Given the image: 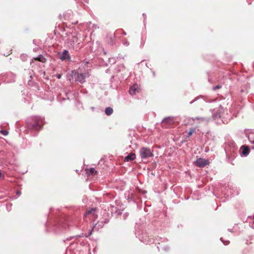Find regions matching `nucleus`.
Returning a JSON list of instances; mask_svg holds the SVG:
<instances>
[{"instance_id": "1", "label": "nucleus", "mask_w": 254, "mask_h": 254, "mask_svg": "<svg viewBox=\"0 0 254 254\" xmlns=\"http://www.w3.org/2000/svg\"><path fill=\"white\" fill-rule=\"evenodd\" d=\"M43 125L44 121L43 119L40 117H35L34 119V123L31 125H29L28 127L30 129L39 130L42 128Z\"/></svg>"}, {"instance_id": "2", "label": "nucleus", "mask_w": 254, "mask_h": 254, "mask_svg": "<svg viewBox=\"0 0 254 254\" xmlns=\"http://www.w3.org/2000/svg\"><path fill=\"white\" fill-rule=\"evenodd\" d=\"M139 155L142 159H144L152 157L153 153L149 148L142 147L139 150Z\"/></svg>"}, {"instance_id": "3", "label": "nucleus", "mask_w": 254, "mask_h": 254, "mask_svg": "<svg viewBox=\"0 0 254 254\" xmlns=\"http://www.w3.org/2000/svg\"><path fill=\"white\" fill-rule=\"evenodd\" d=\"M175 123V118L173 117H169L163 120L161 125L163 127L167 128L173 126Z\"/></svg>"}, {"instance_id": "4", "label": "nucleus", "mask_w": 254, "mask_h": 254, "mask_svg": "<svg viewBox=\"0 0 254 254\" xmlns=\"http://www.w3.org/2000/svg\"><path fill=\"white\" fill-rule=\"evenodd\" d=\"M95 209L92 208L87 211L84 216V220L87 221L88 217H89V219L95 220L97 218V215L95 213Z\"/></svg>"}, {"instance_id": "5", "label": "nucleus", "mask_w": 254, "mask_h": 254, "mask_svg": "<svg viewBox=\"0 0 254 254\" xmlns=\"http://www.w3.org/2000/svg\"><path fill=\"white\" fill-rule=\"evenodd\" d=\"M209 162L208 160H206L201 158H199L194 162L195 165L198 167H204L208 165Z\"/></svg>"}, {"instance_id": "6", "label": "nucleus", "mask_w": 254, "mask_h": 254, "mask_svg": "<svg viewBox=\"0 0 254 254\" xmlns=\"http://www.w3.org/2000/svg\"><path fill=\"white\" fill-rule=\"evenodd\" d=\"M87 74L86 73H82L77 75L76 79L81 83L84 82V79L86 77Z\"/></svg>"}, {"instance_id": "7", "label": "nucleus", "mask_w": 254, "mask_h": 254, "mask_svg": "<svg viewBox=\"0 0 254 254\" xmlns=\"http://www.w3.org/2000/svg\"><path fill=\"white\" fill-rule=\"evenodd\" d=\"M136 92H139V89H138V85L137 84H134L130 88L129 93L130 95H133L135 94Z\"/></svg>"}, {"instance_id": "8", "label": "nucleus", "mask_w": 254, "mask_h": 254, "mask_svg": "<svg viewBox=\"0 0 254 254\" xmlns=\"http://www.w3.org/2000/svg\"><path fill=\"white\" fill-rule=\"evenodd\" d=\"M135 154L133 153H129L127 156H126L125 158V161L128 162L134 160L135 159Z\"/></svg>"}, {"instance_id": "9", "label": "nucleus", "mask_w": 254, "mask_h": 254, "mask_svg": "<svg viewBox=\"0 0 254 254\" xmlns=\"http://www.w3.org/2000/svg\"><path fill=\"white\" fill-rule=\"evenodd\" d=\"M60 58L63 61L65 60H69L70 59V56L68 54V51L67 50H64V52L63 53Z\"/></svg>"}, {"instance_id": "10", "label": "nucleus", "mask_w": 254, "mask_h": 254, "mask_svg": "<svg viewBox=\"0 0 254 254\" xmlns=\"http://www.w3.org/2000/svg\"><path fill=\"white\" fill-rule=\"evenodd\" d=\"M241 149L242 150V153L245 156L248 155L250 152V149L247 146H242Z\"/></svg>"}, {"instance_id": "11", "label": "nucleus", "mask_w": 254, "mask_h": 254, "mask_svg": "<svg viewBox=\"0 0 254 254\" xmlns=\"http://www.w3.org/2000/svg\"><path fill=\"white\" fill-rule=\"evenodd\" d=\"M86 173L89 175L95 176L97 175V171L94 168H91L86 169Z\"/></svg>"}, {"instance_id": "12", "label": "nucleus", "mask_w": 254, "mask_h": 254, "mask_svg": "<svg viewBox=\"0 0 254 254\" xmlns=\"http://www.w3.org/2000/svg\"><path fill=\"white\" fill-rule=\"evenodd\" d=\"M34 59L36 61H38L43 63H46L47 61L46 59L42 55H40L38 57L35 58Z\"/></svg>"}, {"instance_id": "13", "label": "nucleus", "mask_w": 254, "mask_h": 254, "mask_svg": "<svg viewBox=\"0 0 254 254\" xmlns=\"http://www.w3.org/2000/svg\"><path fill=\"white\" fill-rule=\"evenodd\" d=\"M105 112L107 116H110L113 113V110L111 107H109L106 108Z\"/></svg>"}, {"instance_id": "14", "label": "nucleus", "mask_w": 254, "mask_h": 254, "mask_svg": "<svg viewBox=\"0 0 254 254\" xmlns=\"http://www.w3.org/2000/svg\"><path fill=\"white\" fill-rule=\"evenodd\" d=\"M195 131V129L194 128H190L188 133V136H190V135H191L193 133H194Z\"/></svg>"}, {"instance_id": "15", "label": "nucleus", "mask_w": 254, "mask_h": 254, "mask_svg": "<svg viewBox=\"0 0 254 254\" xmlns=\"http://www.w3.org/2000/svg\"><path fill=\"white\" fill-rule=\"evenodd\" d=\"M0 133L2 135H3L4 136H6V135H7L8 134V132L7 131H6V130H0Z\"/></svg>"}, {"instance_id": "16", "label": "nucleus", "mask_w": 254, "mask_h": 254, "mask_svg": "<svg viewBox=\"0 0 254 254\" xmlns=\"http://www.w3.org/2000/svg\"><path fill=\"white\" fill-rule=\"evenodd\" d=\"M221 88V86L220 85H217L213 88V90H215L216 89H219Z\"/></svg>"}, {"instance_id": "17", "label": "nucleus", "mask_w": 254, "mask_h": 254, "mask_svg": "<svg viewBox=\"0 0 254 254\" xmlns=\"http://www.w3.org/2000/svg\"><path fill=\"white\" fill-rule=\"evenodd\" d=\"M61 74H59V75H58V76H57V77H58V78H61Z\"/></svg>"}]
</instances>
